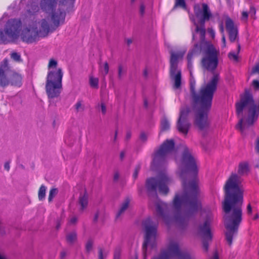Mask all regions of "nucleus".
<instances>
[{"mask_svg": "<svg viewBox=\"0 0 259 259\" xmlns=\"http://www.w3.org/2000/svg\"><path fill=\"white\" fill-rule=\"evenodd\" d=\"M178 166V174L182 180L184 191L176 193L173 199L172 207L179 220L186 221L190 216H194L202 209L200 199V191L196 180L187 183L186 178L189 172H197L196 159L192 150L186 147L180 160L176 159Z\"/></svg>", "mask_w": 259, "mask_h": 259, "instance_id": "f257e3e1", "label": "nucleus"}, {"mask_svg": "<svg viewBox=\"0 0 259 259\" xmlns=\"http://www.w3.org/2000/svg\"><path fill=\"white\" fill-rule=\"evenodd\" d=\"M248 171L249 166L247 162L239 163V175L232 173L224 186L225 199L222 203V207L225 212L223 218L227 230L226 239L230 246L232 244L233 237L237 234L242 219L243 190L240 176L247 174Z\"/></svg>", "mask_w": 259, "mask_h": 259, "instance_id": "f03ea898", "label": "nucleus"}, {"mask_svg": "<svg viewBox=\"0 0 259 259\" xmlns=\"http://www.w3.org/2000/svg\"><path fill=\"white\" fill-rule=\"evenodd\" d=\"M219 80V75L214 73L211 80L201 88L199 93H197L195 91V81H190V93L195 109L194 124L200 130H203L209 126L208 115L211 109L213 95L217 89Z\"/></svg>", "mask_w": 259, "mask_h": 259, "instance_id": "7ed1b4c3", "label": "nucleus"}, {"mask_svg": "<svg viewBox=\"0 0 259 259\" xmlns=\"http://www.w3.org/2000/svg\"><path fill=\"white\" fill-rule=\"evenodd\" d=\"M171 182V180L167 174L163 172L160 174L156 178L148 179L146 182V188L149 196L153 195L151 200L153 199L155 201L157 217L162 219L167 225H169L175 221L179 225L183 227L187 224L189 219L192 216L189 217L186 221L179 220L176 218V212L174 210L173 207L172 206L174 213V217L171 214L168 204L157 199V188H158L160 193L166 195L169 191L167 185L170 183ZM172 204H173V202Z\"/></svg>", "mask_w": 259, "mask_h": 259, "instance_id": "20e7f679", "label": "nucleus"}, {"mask_svg": "<svg viewBox=\"0 0 259 259\" xmlns=\"http://www.w3.org/2000/svg\"><path fill=\"white\" fill-rule=\"evenodd\" d=\"M63 17L61 13L59 15L57 13H54L52 17V24L49 23V19H43L41 20L40 28L38 30L36 27V22H32L31 25L23 29L21 33L22 40L28 44L32 43L38 40V38L45 37L48 36L50 31H53L60 25V20Z\"/></svg>", "mask_w": 259, "mask_h": 259, "instance_id": "39448f33", "label": "nucleus"}, {"mask_svg": "<svg viewBox=\"0 0 259 259\" xmlns=\"http://www.w3.org/2000/svg\"><path fill=\"white\" fill-rule=\"evenodd\" d=\"M195 15L198 19V22L194 21V25L195 26V32L192 33V38L195 39V33H199L200 42L199 44H196L194 48L188 53H191L192 56L200 54L203 50L204 52L206 50V46L202 44V42H207L205 40L206 29L205 23L208 21L212 16L208 5L205 3L202 4V9L199 5H195L194 7Z\"/></svg>", "mask_w": 259, "mask_h": 259, "instance_id": "423d86ee", "label": "nucleus"}, {"mask_svg": "<svg viewBox=\"0 0 259 259\" xmlns=\"http://www.w3.org/2000/svg\"><path fill=\"white\" fill-rule=\"evenodd\" d=\"M245 107L247 108L248 117L246 119L247 125L243 124L244 119L242 117L240 118L236 125V128L239 130L242 133L246 127L252 125L258 116L256 113V105L253 100L252 95L247 91H245V94L241 97L240 102L236 104V113L238 116H242L243 111Z\"/></svg>", "mask_w": 259, "mask_h": 259, "instance_id": "0eeeda50", "label": "nucleus"}, {"mask_svg": "<svg viewBox=\"0 0 259 259\" xmlns=\"http://www.w3.org/2000/svg\"><path fill=\"white\" fill-rule=\"evenodd\" d=\"M63 72L61 68L56 70H50L48 72L46 90L49 99L58 97L62 89V79Z\"/></svg>", "mask_w": 259, "mask_h": 259, "instance_id": "6e6552de", "label": "nucleus"}, {"mask_svg": "<svg viewBox=\"0 0 259 259\" xmlns=\"http://www.w3.org/2000/svg\"><path fill=\"white\" fill-rule=\"evenodd\" d=\"M22 22L20 19H11L5 26L4 31L0 30V43L8 44L17 39L20 35Z\"/></svg>", "mask_w": 259, "mask_h": 259, "instance_id": "1a4fd4ad", "label": "nucleus"}, {"mask_svg": "<svg viewBox=\"0 0 259 259\" xmlns=\"http://www.w3.org/2000/svg\"><path fill=\"white\" fill-rule=\"evenodd\" d=\"M158 224L157 221H153L150 218L146 219L143 222L145 232V239L143 245V259H147V246H150L153 248L156 245Z\"/></svg>", "mask_w": 259, "mask_h": 259, "instance_id": "9d476101", "label": "nucleus"}, {"mask_svg": "<svg viewBox=\"0 0 259 259\" xmlns=\"http://www.w3.org/2000/svg\"><path fill=\"white\" fill-rule=\"evenodd\" d=\"M170 77L174 81V88L178 89L181 88L182 80L181 71L178 69V64L179 60L183 59L185 52H174L170 51Z\"/></svg>", "mask_w": 259, "mask_h": 259, "instance_id": "9b49d317", "label": "nucleus"}, {"mask_svg": "<svg viewBox=\"0 0 259 259\" xmlns=\"http://www.w3.org/2000/svg\"><path fill=\"white\" fill-rule=\"evenodd\" d=\"M206 46L204 56L202 59V66L207 70L213 71L217 67L219 60V52L209 42H202Z\"/></svg>", "mask_w": 259, "mask_h": 259, "instance_id": "f8f14e48", "label": "nucleus"}, {"mask_svg": "<svg viewBox=\"0 0 259 259\" xmlns=\"http://www.w3.org/2000/svg\"><path fill=\"white\" fill-rule=\"evenodd\" d=\"M175 150V142L172 139L166 140L155 153L152 164L162 165L166 161L169 155Z\"/></svg>", "mask_w": 259, "mask_h": 259, "instance_id": "ddd939ff", "label": "nucleus"}, {"mask_svg": "<svg viewBox=\"0 0 259 259\" xmlns=\"http://www.w3.org/2000/svg\"><path fill=\"white\" fill-rule=\"evenodd\" d=\"M174 257L178 259H194L188 253L181 252L176 242H170L166 250L162 251L159 255L152 259H170Z\"/></svg>", "mask_w": 259, "mask_h": 259, "instance_id": "4468645a", "label": "nucleus"}, {"mask_svg": "<svg viewBox=\"0 0 259 259\" xmlns=\"http://www.w3.org/2000/svg\"><path fill=\"white\" fill-rule=\"evenodd\" d=\"M211 220V214H208L204 221L200 223L197 228V234L202 238L203 248L206 252L207 251L209 243L212 240V235L210 230Z\"/></svg>", "mask_w": 259, "mask_h": 259, "instance_id": "2eb2a0df", "label": "nucleus"}, {"mask_svg": "<svg viewBox=\"0 0 259 259\" xmlns=\"http://www.w3.org/2000/svg\"><path fill=\"white\" fill-rule=\"evenodd\" d=\"M56 0H41L40 2V6L41 9L47 13H52L51 18L54 13H57V15H59L61 13L63 14V17L60 20V24L62 22L65 18V11L64 5V1L60 2L58 5V8L57 10H54V8L57 6Z\"/></svg>", "mask_w": 259, "mask_h": 259, "instance_id": "dca6fc26", "label": "nucleus"}, {"mask_svg": "<svg viewBox=\"0 0 259 259\" xmlns=\"http://www.w3.org/2000/svg\"><path fill=\"white\" fill-rule=\"evenodd\" d=\"M190 112V109L189 107L182 108L177 123V128L178 131L185 136L187 135L191 126V124L188 119Z\"/></svg>", "mask_w": 259, "mask_h": 259, "instance_id": "f3484780", "label": "nucleus"}, {"mask_svg": "<svg viewBox=\"0 0 259 259\" xmlns=\"http://www.w3.org/2000/svg\"><path fill=\"white\" fill-rule=\"evenodd\" d=\"M11 67L9 60L5 59L0 64V87H6L10 84L9 75Z\"/></svg>", "mask_w": 259, "mask_h": 259, "instance_id": "a211bd4d", "label": "nucleus"}, {"mask_svg": "<svg viewBox=\"0 0 259 259\" xmlns=\"http://www.w3.org/2000/svg\"><path fill=\"white\" fill-rule=\"evenodd\" d=\"M226 28L229 33L230 41L233 42L237 40L238 38L237 29L235 26L232 20L230 18H227L226 20Z\"/></svg>", "mask_w": 259, "mask_h": 259, "instance_id": "6ab92c4d", "label": "nucleus"}, {"mask_svg": "<svg viewBox=\"0 0 259 259\" xmlns=\"http://www.w3.org/2000/svg\"><path fill=\"white\" fill-rule=\"evenodd\" d=\"M22 77L21 74L11 70L9 75L10 84L13 86L20 87L22 85Z\"/></svg>", "mask_w": 259, "mask_h": 259, "instance_id": "aec40b11", "label": "nucleus"}, {"mask_svg": "<svg viewBox=\"0 0 259 259\" xmlns=\"http://www.w3.org/2000/svg\"><path fill=\"white\" fill-rule=\"evenodd\" d=\"M79 211L82 213L88 205V195L86 192L80 194L78 199Z\"/></svg>", "mask_w": 259, "mask_h": 259, "instance_id": "412c9836", "label": "nucleus"}, {"mask_svg": "<svg viewBox=\"0 0 259 259\" xmlns=\"http://www.w3.org/2000/svg\"><path fill=\"white\" fill-rule=\"evenodd\" d=\"M77 241V233L75 231L66 235V242L70 246H73Z\"/></svg>", "mask_w": 259, "mask_h": 259, "instance_id": "4be33fe9", "label": "nucleus"}, {"mask_svg": "<svg viewBox=\"0 0 259 259\" xmlns=\"http://www.w3.org/2000/svg\"><path fill=\"white\" fill-rule=\"evenodd\" d=\"M130 199L126 198L120 204L119 210L116 214V218L123 214L129 207Z\"/></svg>", "mask_w": 259, "mask_h": 259, "instance_id": "5701e85b", "label": "nucleus"}, {"mask_svg": "<svg viewBox=\"0 0 259 259\" xmlns=\"http://www.w3.org/2000/svg\"><path fill=\"white\" fill-rule=\"evenodd\" d=\"M75 0H66V15L71 14L74 11V2Z\"/></svg>", "mask_w": 259, "mask_h": 259, "instance_id": "b1692460", "label": "nucleus"}, {"mask_svg": "<svg viewBox=\"0 0 259 259\" xmlns=\"http://www.w3.org/2000/svg\"><path fill=\"white\" fill-rule=\"evenodd\" d=\"M46 191L47 187L45 185H41L38 192V198L39 200L42 201L45 199Z\"/></svg>", "mask_w": 259, "mask_h": 259, "instance_id": "393cba45", "label": "nucleus"}, {"mask_svg": "<svg viewBox=\"0 0 259 259\" xmlns=\"http://www.w3.org/2000/svg\"><path fill=\"white\" fill-rule=\"evenodd\" d=\"M78 220V218L76 215H70L68 218L67 225L68 226H75Z\"/></svg>", "mask_w": 259, "mask_h": 259, "instance_id": "a878e982", "label": "nucleus"}, {"mask_svg": "<svg viewBox=\"0 0 259 259\" xmlns=\"http://www.w3.org/2000/svg\"><path fill=\"white\" fill-rule=\"evenodd\" d=\"M109 69V65L107 62H105L104 63L103 66H102L101 64H100L99 70L102 72L103 76H105L108 73Z\"/></svg>", "mask_w": 259, "mask_h": 259, "instance_id": "bb28decb", "label": "nucleus"}, {"mask_svg": "<svg viewBox=\"0 0 259 259\" xmlns=\"http://www.w3.org/2000/svg\"><path fill=\"white\" fill-rule=\"evenodd\" d=\"M240 50V45L239 44L237 45V54H235L233 52H230L228 54V57L230 60H233L234 61L237 62L238 61V54H239Z\"/></svg>", "mask_w": 259, "mask_h": 259, "instance_id": "cd10ccee", "label": "nucleus"}, {"mask_svg": "<svg viewBox=\"0 0 259 259\" xmlns=\"http://www.w3.org/2000/svg\"><path fill=\"white\" fill-rule=\"evenodd\" d=\"M170 125L168 121L165 118L162 119L161 121V130L162 131H165L169 129Z\"/></svg>", "mask_w": 259, "mask_h": 259, "instance_id": "c85d7f7f", "label": "nucleus"}, {"mask_svg": "<svg viewBox=\"0 0 259 259\" xmlns=\"http://www.w3.org/2000/svg\"><path fill=\"white\" fill-rule=\"evenodd\" d=\"M58 193V189L57 188H52L49 192V195L48 197V201L51 202L53 198L56 196Z\"/></svg>", "mask_w": 259, "mask_h": 259, "instance_id": "c756f323", "label": "nucleus"}, {"mask_svg": "<svg viewBox=\"0 0 259 259\" xmlns=\"http://www.w3.org/2000/svg\"><path fill=\"white\" fill-rule=\"evenodd\" d=\"M99 79L92 76L90 78V84L91 87L97 89L98 88Z\"/></svg>", "mask_w": 259, "mask_h": 259, "instance_id": "7c9ffc66", "label": "nucleus"}, {"mask_svg": "<svg viewBox=\"0 0 259 259\" xmlns=\"http://www.w3.org/2000/svg\"><path fill=\"white\" fill-rule=\"evenodd\" d=\"M126 70L123 68L122 65L120 64L118 66V78L121 79L123 75L125 73Z\"/></svg>", "mask_w": 259, "mask_h": 259, "instance_id": "2f4dec72", "label": "nucleus"}, {"mask_svg": "<svg viewBox=\"0 0 259 259\" xmlns=\"http://www.w3.org/2000/svg\"><path fill=\"white\" fill-rule=\"evenodd\" d=\"M11 58L12 60L17 62H20L22 61L20 55L16 52L11 53Z\"/></svg>", "mask_w": 259, "mask_h": 259, "instance_id": "473e14b6", "label": "nucleus"}, {"mask_svg": "<svg viewBox=\"0 0 259 259\" xmlns=\"http://www.w3.org/2000/svg\"><path fill=\"white\" fill-rule=\"evenodd\" d=\"M98 259H105L108 252L105 251L102 248H99Z\"/></svg>", "mask_w": 259, "mask_h": 259, "instance_id": "72a5a7b5", "label": "nucleus"}, {"mask_svg": "<svg viewBox=\"0 0 259 259\" xmlns=\"http://www.w3.org/2000/svg\"><path fill=\"white\" fill-rule=\"evenodd\" d=\"M58 63L56 60L54 59H51L48 64V69L56 68Z\"/></svg>", "mask_w": 259, "mask_h": 259, "instance_id": "f704fd0d", "label": "nucleus"}, {"mask_svg": "<svg viewBox=\"0 0 259 259\" xmlns=\"http://www.w3.org/2000/svg\"><path fill=\"white\" fill-rule=\"evenodd\" d=\"M77 112H81L84 109V106L82 104V101H78L75 105Z\"/></svg>", "mask_w": 259, "mask_h": 259, "instance_id": "c9c22d12", "label": "nucleus"}, {"mask_svg": "<svg viewBox=\"0 0 259 259\" xmlns=\"http://www.w3.org/2000/svg\"><path fill=\"white\" fill-rule=\"evenodd\" d=\"M93 244V243L92 241H91V240H89L87 242L86 245H85V250L87 253H89L92 250Z\"/></svg>", "mask_w": 259, "mask_h": 259, "instance_id": "e433bc0d", "label": "nucleus"}, {"mask_svg": "<svg viewBox=\"0 0 259 259\" xmlns=\"http://www.w3.org/2000/svg\"><path fill=\"white\" fill-rule=\"evenodd\" d=\"M121 254V249L120 247H116L114 252L113 259H120Z\"/></svg>", "mask_w": 259, "mask_h": 259, "instance_id": "4c0bfd02", "label": "nucleus"}, {"mask_svg": "<svg viewBox=\"0 0 259 259\" xmlns=\"http://www.w3.org/2000/svg\"><path fill=\"white\" fill-rule=\"evenodd\" d=\"M193 56L191 53H188L187 55L188 68L190 70L192 68V60Z\"/></svg>", "mask_w": 259, "mask_h": 259, "instance_id": "58836bf2", "label": "nucleus"}, {"mask_svg": "<svg viewBox=\"0 0 259 259\" xmlns=\"http://www.w3.org/2000/svg\"><path fill=\"white\" fill-rule=\"evenodd\" d=\"M175 7H180L185 8L186 7V4L184 0H176Z\"/></svg>", "mask_w": 259, "mask_h": 259, "instance_id": "ea45409f", "label": "nucleus"}, {"mask_svg": "<svg viewBox=\"0 0 259 259\" xmlns=\"http://www.w3.org/2000/svg\"><path fill=\"white\" fill-rule=\"evenodd\" d=\"M141 169V165L138 164L135 169L134 174H133V178L134 179H136L138 177L139 172Z\"/></svg>", "mask_w": 259, "mask_h": 259, "instance_id": "a19ab883", "label": "nucleus"}, {"mask_svg": "<svg viewBox=\"0 0 259 259\" xmlns=\"http://www.w3.org/2000/svg\"><path fill=\"white\" fill-rule=\"evenodd\" d=\"M148 138V135L145 132H142L140 135V139L142 142H146Z\"/></svg>", "mask_w": 259, "mask_h": 259, "instance_id": "79ce46f5", "label": "nucleus"}, {"mask_svg": "<svg viewBox=\"0 0 259 259\" xmlns=\"http://www.w3.org/2000/svg\"><path fill=\"white\" fill-rule=\"evenodd\" d=\"M145 7L143 4H141L140 7V13L143 16L145 13Z\"/></svg>", "mask_w": 259, "mask_h": 259, "instance_id": "37998d69", "label": "nucleus"}, {"mask_svg": "<svg viewBox=\"0 0 259 259\" xmlns=\"http://www.w3.org/2000/svg\"><path fill=\"white\" fill-rule=\"evenodd\" d=\"M252 84L256 90L259 89V81L254 80L252 82Z\"/></svg>", "mask_w": 259, "mask_h": 259, "instance_id": "c03bdc74", "label": "nucleus"}, {"mask_svg": "<svg viewBox=\"0 0 259 259\" xmlns=\"http://www.w3.org/2000/svg\"><path fill=\"white\" fill-rule=\"evenodd\" d=\"M101 111H102V114H105L106 113V107L104 103H101Z\"/></svg>", "mask_w": 259, "mask_h": 259, "instance_id": "a18cd8bd", "label": "nucleus"}, {"mask_svg": "<svg viewBox=\"0 0 259 259\" xmlns=\"http://www.w3.org/2000/svg\"><path fill=\"white\" fill-rule=\"evenodd\" d=\"M248 18V13L246 12H243L242 13V19L246 20Z\"/></svg>", "mask_w": 259, "mask_h": 259, "instance_id": "49530a36", "label": "nucleus"}, {"mask_svg": "<svg viewBox=\"0 0 259 259\" xmlns=\"http://www.w3.org/2000/svg\"><path fill=\"white\" fill-rule=\"evenodd\" d=\"M255 149L256 152L259 154V138L257 139Z\"/></svg>", "mask_w": 259, "mask_h": 259, "instance_id": "de8ad7c7", "label": "nucleus"}, {"mask_svg": "<svg viewBox=\"0 0 259 259\" xmlns=\"http://www.w3.org/2000/svg\"><path fill=\"white\" fill-rule=\"evenodd\" d=\"M208 32L211 35L212 37H214L215 33H214V30L212 28H208Z\"/></svg>", "mask_w": 259, "mask_h": 259, "instance_id": "09e8293b", "label": "nucleus"}, {"mask_svg": "<svg viewBox=\"0 0 259 259\" xmlns=\"http://www.w3.org/2000/svg\"><path fill=\"white\" fill-rule=\"evenodd\" d=\"M247 211L249 214H250L252 213V207L250 204H249L247 206Z\"/></svg>", "mask_w": 259, "mask_h": 259, "instance_id": "8fccbe9b", "label": "nucleus"}, {"mask_svg": "<svg viewBox=\"0 0 259 259\" xmlns=\"http://www.w3.org/2000/svg\"><path fill=\"white\" fill-rule=\"evenodd\" d=\"M132 136V133L130 131H128L126 133L125 139L126 140H128Z\"/></svg>", "mask_w": 259, "mask_h": 259, "instance_id": "3c124183", "label": "nucleus"}, {"mask_svg": "<svg viewBox=\"0 0 259 259\" xmlns=\"http://www.w3.org/2000/svg\"><path fill=\"white\" fill-rule=\"evenodd\" d=\"M4 167L7 170L9 171L10 168V164L9 162H6L4 164Z\"/></svg>", "mask_w": 259, "mask_h": 259, "instance_id": "603ef678", "label": "nucleus"}, {"mask_svg": "<svg viewBox=\"0 0 259 259\" xmlns=\"http://www.w3.org/2000/svg\"><path fill=\"white\" fill-rule=\"evenodd\" d=\"M98 217H99V212H97L96 213V214H95V215H94V220H93V221H94V222L95 223H96V222H97L98 219Z\"/></svg>", "mask_w": 259, "mask_h": 259, "instance_id": "864d4df0", "label": "nucleus"}, {"mask_svg": "<svg viewBox=\"0 0 259 259\" xmlns=\"http://www.w3.org/2000/svg\"><path fill=\"white\" fill-rule=\"evenodd\" d=\"M253 72L254 73L255 72H257L259 73V64L258 65H257L254 68H253Z\"/></svg>", "mask_w": 259, "mask_h": 259, "instance_id": "5fc2aeb1", "label": "nucleus"}, {"mask_svg": "<svg viewBox=\"0 0 259 259\" xmlns=\"http://www.w3.org/2000/svg\"><path fill=\"white\" fill-rule=\"evenodd\" d=\"M126 42L127 46H129L133 42V40L131 38H127L126 39Z\"/></svg>", "mask_w": 259, "mask_h": 259, "instance_id": "6e6d98bb", "label": "nucleus"}, {"mask_svg": "<svg viewBox=\"0 0 259 259\" xmlns=\"http://www.w3.org/2000/svg\"><path fill=\"white\" fill-rule=\"evenodd\" d=\"M124 155H125V153H124V151H122V152H120V159L121 160L123 159V158L124 157Z\"/></svg>", "mask_w": 259, "mask_h": 259, "instance_id": "4d7b16f0", "label": "nucleus"}, {"mask_svg": "<svg viewBox=\"0 0 259 259\" xmlns=\"http://www.w3.org/2000/svg\"><path fill=\"white\" fill-rule=\"evenodd\" d=\"M119 175L118 173H116L114 174V181H117L118 178H119Z\"/></svg>", "mask_w": 259, "mask_h": 259, "instance_id": "13d9d810", "label": "nucleus"}, {"mask_svg": "<svg viewBox=\"0 0 259 259\" xmlns=\"http://www.w3.org/2000/svg\"><path fill=\"white\" fill-rule=\"evenodd\" d=\"M222 41L223 43L224 47H225L226 46V38H225V36H224V35H223V37H222Z\"/></svg>", "mask_w": 259, "mask_h": 259, "instance_id": "bf43d9fd", "label": "nucleus"}, {"mask_svg": "<svg viewBox=\"0 0 259 259\" xmlns=\"http://www.w3.org/2000/svg\"><path fill=\"white\" fill-rule=\"evenodd\" d=\"M148 102L147 100L145 99L144 100V107L145 108H147L148 107Z\"/></svg>", "mask_w": 259, "mask_h": 259, "instance_id": "052dcab7", "label": "nucleus"}, {"mask_svg": "<svg viewBox=\"0 0 259 259\" xmlns=\"http://www.w3.org/2000/svg\"><path fill=\"white\" fill-rule=\"evenodd\" d=\"M117 131L116 130L115 132V135H114V141H115L116 140V139H117Z\"/></svg>", "mask_w": 259, "mask_h": 259, "instance_id": "680f3d73", "label": "nucleus"}, {"mask_svg": "<svg viewBox=\"0 0 259 259\" xmlns=\"http://www.w3.org/2000/svg\"><path fill=\"white\" fill-rule=\"evenodd\" d=\"M220 29L221 31L223 33L224 32V27L222 24L220 25Z\"/></svg>", "mask_w": 259, "mask_h": 259, "instance_id": "e2e57ef3", "label": "nucleus"}, {"mask_svg": "<svg viewBox=\"0 0 259 259\" xmlns=\"http://www.w3.org/2000/svg\"><path fill=\"white\" fill-rule=\"evenodd\" d=\"M258 217H259L258 214L256 213V214L255 215V216L254 217L253 219H254V220H257V219L258 218Z\"/></svg>", "mask_w": 259, "mask_h": 259, "instance_id": "0e129e2a", "label": "nucleus"}, {"mask_svg": "<svg viewBox=\"0 0 259 259\" xmlns=\"http://www.w3.org/2000/svg\"><path fill=\"white\" fill-rule=\"evenodd\" d=\"M64 256H65V252H62L61 253V258H63Z\"/></svg>", "mask_w": 259, "mask_h": 259, "instance_id": "69168bd1", "label": "nucleus"}, {"mask_svg": "<svg viewBox=\"0 0 259 259\" xmlns=\"http://www.w3.org/2000/svg\"><path fill=\"white\" fill-rule=\"evenodd\" d=\"M213 259H219L218 255H217V253L214 254Z\"/></svg>", "mask_w": 259, "mask_h": 259, "instance_id": "338daca9", "label": "nucleus"}, {"mask_svg": "<svg viewBox=\"0 0 259 259\" xmlns=\"http://www.w3.org/2000/svg\"><path fill=\"white\" fill-rule=\"evenodd\" d=\"M148 74L147 71L146 70H145L144 71V76H146Z\"/></svg>", "mask_w": 259, "mask_h": 259, "instance_id": "774afa93", "label": "nucleus"}]
</instances>
